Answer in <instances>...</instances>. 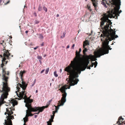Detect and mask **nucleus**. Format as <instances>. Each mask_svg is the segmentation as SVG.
<instances>
[{
	"mask_svg": "<svg viewBox=\"0 0 125 125\" xmlns=\"http://www.w3.org/2000/svg\"><path fill=\"white\" fill-rule=\"evenodd\" d=\"M93 55L89 56L86 55L83 58L79 59L77 58L74 59V61H71V66H69L64 69L68 73V75H69V78L67 79V82L70 86H72L77 84L79 81L76 77L79 76L78 74H80L81 71H83L87 68L90 69V67H92L94 65L95 68L97 65V62L96 61L97 59Z\"/></svg>",
	"mask_w": 125,
	"mask_h": 125,
	"instance_id": "nucleus-1",
	"label": "nucleus"
},
{
	"mask_svg": "<svg viewBox=\"0 0 125 125\" xmlns=\"http://www.w3.org/2000/svg\"><path fill=\"white\" fill-rule=\"evenodd\" d=\"M108 33L107 35L106 38H104V39L103 40L101 39L102 42V47L97 51H95L94 52V54L96 56V58L100 57L101 55H104L106 54H108L109 53V49L111 50L112 48L108 45L109 41H111L114 40V38L113 35L111 34H109Z\"/></svg>",
	"mask_w": 125,
	"mask_h": 125,
	"instance_id": "nucleus-2",
	"label": "nucleus"
},
{
	"mask_svg": "<svg viewBox=\"0 0 125 125\" xmlns=\"http://www.w3.org/2000/svg\"><path fill=\"white\" fill-rule=\"evenodd\" d=\"M112 7H113L114 10H112L111 11H108V14H105L103 16V18H101V26L103 29L102 26H103L105 22H106V26H105V27H107L106 28H108L109 27V26L111 25L112 24V22L110 20L108 19L109 18H115L116 16L117 18V17L119 16V14L118 12V10L117 8V6L115 7V6H113L112 5Z\"/></svg>",
	"mask_w": 125,
	"mask_h": 125,
	"instance_id": "nucleus-3",
	"label": "nucleus"
},
{
	"mask_svg": "<svg viewBox=\"0 0 125 125\" xmlns=\"http://www.w3.org/2000/svg\"><path fill=\"white\" fill-rule=\"evenodd\" d=\"M25 72L24 71H21L20 73V77L22 80V84H20L19 83L18 84L19 85L20 87H21V88L17 86V88L18 89V91L19 93V94H18L17 91L16 92L18 97H19L24 98L26 96L25 90L27 87V84H26L25 82L23 81L22 78L23 74Z\"/></svg>",
	"mask_w": 125,
	"mask_h": 125,
	"instance_id": "nucleus-4",
	"label": "nucleus"
},
{
	"mask_svg": "<svg viewBox=\"0 0 125 125\" xmlns=\"http://www.w3.org/2000/svg\"><path fill=\"white\" fill-rule=\"evenodd\" d=\"M68 86V85H67L63 86L59 89V90L62 93V98L61 100L59 101V103H60L61 104L58 105L57 107L56 106H54L55 107V110L54 111L55 113H57L58 112V110L59 109V107L63 105L66 101V97L67 94L66 92V91L68 89H70L71 86L70 85V86L67 88V87Z\"/></svg>",
	"mask_w": 125,
	"mask_h": 125,
	"instance_id": "nucleus-5",
	"label": "nucleus"
},
{
	"mask_svg": "<svg viewBox=\"0 0 125 125\" xmlns=\"http://www.w3.org/2000/svg\"><path fill=\"white\" fill-rule=\"evenodd\" d=\"M21 98L25 99L24 101V102L26 103L25 106L27 107L28 108L29 111L30 112H35L37 111V110H39L40 112H42L44 109L43 107H37L35 106L34 108H33L31 106V103L33 101L32 99H31L30 97L27 98L26 95L24 98L21 97Z\"/></svg>",
	"mask_w": 125,
	"mask_h": 125,
	"instance_id": "nucleus-6",
	"label": "nucleus"
},
{
	"mask_svg": "<svg viewBox=\"0 0 125 125\" xmlns=\"http://www.w3.org/2000/svg\"><path fill=\"white\" fill-rule=\"evenodd\" d=\"M3 88L2 91L4 92L0 96V107L3 104L6 103L4 100L7 98V96L8 95V93L10 91V89L7 86V83L3 82Z\"/></svg>",
	"mask_w": 125,
	"mask_h": 125,
	"instance_id": "nucleus-7",
	"label": "nucleus"
},
{
	"mask_svg": "<svg viewBox=\"0 0 125 125\" xmlns=\"http://www.w3.org/2000/svg\"><path fill=\"white\" fill-rule=\"evenodd\" d=\"M10 54L9 53L8 51H6L4 52L3 54V57L2 58V56L1 55H0V56L2 58V63L1 64V67L2 68V72L3 73H5V69L4 68H3V66L4 65V63L7 64L8 62L7 61H6L7 59H9L10 58L9 56L10 55Z\"/></svg>",
	"mask_w": 125,
	"mask_h": 125,
	"instance_id": "nucleus-8",
	"label": "nucleus"
},
{
	"mask_svg": "<svg viewBox=\"0 0 125 125\" xmlns=\"http://www.w3.org/2000/svg\"><path fill=\"white\" fill-rule=\"evenodd\" d=\"M106 25H105L104 26V30H105V32H104L103 34H101V36L102 37H103V38H106L107 37V34L109 33V34H111V35H113L114 38V39H115V38H117L118 37V36L117 35H115V31H114L112 29H111V30H110L109 29V27L108 28H106L107 27H105V26Z\"/></svg>",
	"mask_w": 125,
	"mask_h": 125,
	"instance_id": "nucleus-9",
	"label": "nucleus"
},
{
	"mask_svg": "<svg viewBox=\"0 0 125 125\" xmlns=\"http://www.w3.org/2000/svg\"><path fill=\"white\" fill-rule=\"evenodd\" d=\"M111 4L113 6L116 7L117 6L118 10H119L120 8V6L121 5V1L120 0H112V2L111 3Z\"/></svg>",
	"mask_w": 125,
	"mask_h": 125,
	"instance_id": "nucleus-10",
	"label": "nucleus"
},
{
	"mask_svg": "<svg viewBox=\"0 0 125 125\" xmlns=\"http://www.w3.org/2000/svg\"><path fill=\"white\" fill-rule=\"evenodd\" d=\"M27 108V110H26V115L25 117L23 118L24 123V125H26L25 123L26 122L28 121V117L29 116H32L33 115L31 114V112H30L29 111V109H28V108Z\"/></svg>",
	"mask_w": 125,
	"mask_h": 125,
	"instance_id": "nucleus-11",
	"label": "nucleus"
},
{
	"mask_svg": "<svg viewBox=\"0 0 125 125\" xmlns=\"http://www.w3.org/2000/svg\"><path fill=\"white\" fill-rule=\"evenodd\" d=\"M14 119L13 115H10L7 118V120H5L4 123L5 125H12V121L11 119Z\"/></svg>",
	"mask_w": 125,
	"mask_h": 125,
	"instance_id": "nucleus-12",
	"label": "nucleus"
},
{
	"mask_svg": "<svg viewBox=\"0 0 125 125\" xmlns=\"http://www.w3.org/2000/svg\"><path fill=\"white\" fill-rule=\"evenodd\" d=\"M8 77H6L5 74H3V75L2 78V79L3 80H4L5 82H6V83H7V79H8ZM3 82H2V83H3ZM4 83H5V82H4ZM7 86L8 87V85H7ZM3 88V87L2 88V91H1V90H0V91H1V92H3V93L2 94H3L4 93V92L2 90Z\"/></svg>",
	"mask_w": 125,
	"mask_h": 125,
	"instance_id": "nucleus-13",
	"label": "nucleus"
},
{
	"mask_svg": "<svg viewBox=\"0 0 125 125\" xmlns=\"http://www.w3.org/2000/svg\"><path fill=\"white\" fill-rule=\"evenodd\" d=\"M8 77H6L5 74H3V75L2 78V79L3 80H4L5 82H6V83H7V79H8ZM3 82H2V83H3ZM4 83H5V82H4ZM7 86L8 87V85H7ZM3 88V87L2 88V91H1V90H0V91H1V92H3V93L2 94H3L4 93V92L2 90Z\"/></svg>",
	"mask_w": 125,
	"mask_h": 125,
	"instance_id": "nucleus-14",
	"label": "nucleus"
},
{
	"mask_svg": "<svg viewBox=\"0 0 125 125\" xmlns=\"http://www.w3.org/2000/svg\"><path fill=\"white\" fill-rule=\"evenodd\" d=\"M51 119H49V121L47 122V125H52V122H53V119H54V117H52V115H51Z\"/></svg>",
	"mask_w": 125,
	"mask_h": 125,
	"instance_id": "nucleus-15",
	"label": "nucleus"
},
{
	"mask_svg": "<svg viewBox=\"0 0 125 125\" xmlns=\"http://www.w3.org/2000/svg\"><path fill=\"white\" fill-rule=\"evenodd\" d=\"M51 119H49V121L47 122V125H52V122H53V119H54V117H52V115H51Z\"/></svg>",
	"mask_w": 125,
	"mask_h": 125,
	"instance_id": "nucleus-16",
	"label": "nucleus"
},
{
	"mask_svg": "<svg viewBox=\"0 0 125 125\" xmlns=\"http://www.w3.org/2000/svg\"><path fill=\"white\" fill-rule=\"evenodd\" d=\"M92 1L93 5L94 6V7L96 9L97 8V2L95 1L96 0H91Z\"/></svg>",
	"mask_w": 125,
	"mask_h": 125,
	"instance_id": "nucleus-17",
	"label": "nucleus"
},
{
	"mask_svg": "<svg viewBox=\"0 0 125 125\" xmlns=\"http://www.w3.org/2000/svg\"><path fill=\"white\" fill-rule=\"evenodd\" d=\"M89 45V43L87 41L83 42V47L85 48V46L87 45Z\"/></svg>",
	"mask_w": 125,
	"mask_h": 125,
	"instance_id": "nucleus-18",
	"label": "nucleus"
},
{
	"mask_svg": "<svg viewBox=\"0 0 125 125\" xmlns=\"http://www.w3.org/2000/svg\"><path fill=\"white\" fill-rule=\"evenodd\" d=\"M122 119V120H123L124 119V118H123L121 116H120L118 118V121L117 122V123H118V124H120L121 123H120V120H121V119Z\"/></svg>",
	"mask_w": 125,
	"mask_h": 125,
	"instance_id": "nucleus-19",
	"label": "nucleus"
},
{
	"mask_svg": "<svg viewBox=\"0 0 125 125\" xmlns=\"http://www.w3.org/2000/svg\"><path fill=\"white\" fill-rule=\"evenodd\" d=\"M7 112H9L7 114L9 116L11 115L13 113V112L11 111H10L9 112V110H7V109H6Z\"/></svg>",
	"mask_w": 125,
	"mask_h": 125,
	"instance_id": "nucleus-20",
	"label": "nucleus"
},
{
	"mask_svg": "<svg viewBox=\"0 0 125 125\" xmlns=\"http://www.w3.org/2000/svg\"><path fill=\"white\" fill-rule=\"evenodd\" d=\"M81 51H82L81 49V48H80L79 49V52H78L77 51V50L76 51V54H78V55H80V53L81 52Z\"/></svg>",
	"mask_w": 125,
	"mask_h": 125,
	"instance_id": "nucleus-21",
	"label": "nucleus"
},
{
	"mask_svg": "<svg viewBox=\"0 0 125 125\" xmlns=\"http://www.w3.org/2000/svg\"><path fill=\"white\" fill-rule=\"evenodd\" d=\"M101 4L104 6L105 8H106L107 7V6H106V4L105 3L104 1H102L101 2Z\"/></svg>",
	"mask_w": 125,
	"mask_h": 125,
	"instance_id": "nucleus-22",
	"label": "nucleus"
},
{
	"mask_svg": "<svg viewBox=\"0 0 125 125\" xmlns=\"http://www.w3.org/2000/svg\"><path fill=\"white\" fill-rule=\"evenodd\" d=\"M84 48V49L83 50V54L84 55L85 54V52H86L87 51V50L86 48H85H85Z\"/></svg>",
	"mask_w": 125,
	"mask_h": 125,
	"instance_id": "nucleus-23",
	"label": "nucleus"
},
{
	"mask_svg": "<svg viewBox=\"0 0 125 125\" xmlns=\"http://www.w3.org/2000/svg\"><path fill=\"white\" fill-rule=\"evenodd\" d=\"M42 7L40 5H39L38 8V10L39 11H41L42 10Z\"/></svg>",
	"mask_w": 125,
	"mask_h": 125,
	"instance_id": "nucleus-24",
	"label": "nucleus"
},
{
	"mask_svg": "<svg viewBox=\"0 0 125 125\" xmlns=\"http://www.w3.org/2000/svg\"><path fill=\"white\" fill-rule=\"evenodd\" d=\"M43 10L45 11L46 12L47 11V8L45 7V6H43Z\"/></svg>",
	"mask_w": 125,
	"mask_h": 125,
	"instance_id": "nucleus-25",
	"label": "nucleus"
},
{
	"mask_svg": "<svg viewBox=\"0 0 125 125\" xmlns=\"http://www.w3.org/2000/svg\"><path fill=\"white\" fill-rule=\"evenodd\" d=\"M39 35L40 36L39 38L40 39H42L43 38V36L42 34H39Z\"/></svg>",
	"mask_w": 125,
	"mask_h": 125,
	"instance_id": "nucleus-26",
	"label": "nucleus"
},
{
	"mask_svg": "<svg viewBox=\"0 0 125 125\" xmlns=\"http://www.w3.org/2000/svg\"><path fill=\"white\" fill-rule=\"evenodd\" d=\"M49 68H47L45 70V74H47L48 73L49 71Z\"/></svg>",
	"mask_w": 125,
	"mask_h": 125,
	"instance_id": "nucleus-27",
	"label": "nucleus"
},
{
	"mask_svg": "<svg viewBox=\"0 0 125 125\" xmlns=\"http://www.w3.org/2000/svg\"><path fill=\"white\" fill-rule=\"evenodd\" d=\"M54 75L56 77H58V75L57 73V72L56 71H55L54 73Z\"/></svg>",
	"mask_w": 125,
	"mask_h": 125,
	"instance_id": "nucleus-28",
	"label": "nucleus"
},
{
	"mask_svg": "<svg viewBox=\"0 0 125 125\" xmlns=\"http://www.w3.org/2000/svg\"><path fill=\"white\" fill-rule=\"evenodd\" d=\"M52 99H51L49 100L47 103V105H49L50 104L51 102L52 101Z\"/></svg>",
	"mask_w": 125,
	"mask_h": 125,
	"instance_id": "nucleus-29",
	"label": "nucleus"
},
{
	"mask_svg": "<svg viewBox=\"0 0 125 125\" xmlns=\"http://www.w3.org/2000/svg\"><path fill=\"white\" fill-rule=\"evenodd\" d=\"M55 112L54 111H53L52 112V114H53V115H52V117H53L54 118V117L55 116L54 115H55Z\"/></svg>",
	"mask_w": 125,
	"mask_h": 125,
	"instance_id": "nucleus-30",
	"label": "nucleus"
},
{
	"mask_svg": "<svg viewBox=\"0 0 125 125\" xmlns=\"http://www.w3.org/2000/svg\"><path fill=\"white\" fill-rule=\"evenodd\" d=\"M37 58L38 59H41L42 58V57L41 56H38L37 57Z\"/></svg>",
	"mask_w": 125,
	"mask_h": 125,
	"instance_id": "nucleus-31",
	"label": "nucleus"
},
{
	"mask_svg": "<svg viewBox=\"0 0 125 125\" xmlns=\"http://www.w3.org/2000/svg\"><path fill=\"white\" fill-rule=\"evenodd\" d=\"M39 23V21H36V20L34 22V24H38Z\"/></svg>",
	"mask_w": 125,
	"mask_h": 125,
	"instance_id": "nucleus-32",
	"label": "nucleus"
},
{
	"mask_svg": "<svg viewBox=\"0 0 125 125\" xmlns=\"http://www.w3.org/2000/svg\"><path fill=\"white\" fill-rule=\"evenodd\" d=\"M65 34L64 33L63 35L61 36V38H63L65 37Z\"/></svg>",
	"mask_w": 125,
	"mask_h": 125,
	"instance_id": "nucleus-33",
	"label": "nucleus"
},
{
	"mask_svg": "<svg viewBox=\"0 0 125 125\" xmlns=\"http://www.w3.org/2000/svg\"><path fill=\"white\" fill-rule=\"evenodd\" d=\"M49 105H47L45 106H43V108H47L48 107V106Z\"/></svg>",
	"mask_w": 125,
	"mask_h": 125,
	"instance_id": "nucleus-34",
	"label": "nucleus"
},
{
	"mask_svg": "<svg viewBox=\"0 0 125 125\" xmlns=\"http://www.w3.org/2000/svg\"><path fill=\"white\" fill-rule=\"evenodd\" d=\"M75 46V44H73V45L72 47V49H73L74 48V47Z\"/></svg>",
	"mask_w": 125,
	"mask_h": 125,
	"instance_id": "nucleus-35",
	"label": "nucleus"
},
{
	"mask_svg": "<svg viewBox=\"0 0 125 125\" xmlns=\"http://www.w3.org/2000/svg\"><path fill=\"white\" fill-rule=\"evenodd\" d=\"M33 14L35 16H37L36 13L35 12H34Z\"/></svg>",
	"mask_w": 125,
	"mask_h": 125,
	"instance_id": "nucleus-36",
	"label": "nucleus"
},
{
	"mask_svg": "<svg viewBox=\"0 0 125 125\" xmlns=\"http://www.w3.org/2000/svg\"><path fill=\"white\" fill-rule=\"evenodd\" d=\"M44 71H45V69H44L43 70H42V71H41V73H42Z\"/></svg>",
	"mask_w": 125,
	"mask_h": 125,
	"instance_id": "nucleus-37",
	"label": "nucleus"
},
{
	"mask_svg": "<svg viewBox=\"0 0 125 125\" xmlns=\"http://www.w3.org/2000/svg\"><path fill=\"white\" fill-rule=\"evenodd\" d=\"M38 46H37L36 47H34V49L35 50H36L37 48H38Z\"/></svg>",
	"mask_w": 125,
	"mask_h": 125,
	"instance_id": "nucleus-38",
	"label": "nucleus"
},
{
	"mask_svg": "<svg viewBox=\"0 0 125 125\" xmlns=\"http://www.w3.org/2000/svg\"><path fill=\"white\" fill-rule=\"evenodd\" d=\"M122 11L121 10H120L119 11H118V12L119 13H120Z\"/></svg>",
	"mask_w": 125,
	"mask_h": 125,
	"instance_id": "nucleus-39",
	"label": "nucleus"
},
{
	"mask_svg": "<svg viewBox=\"0 0 125 125\" xmlns=\"http://www.w3.org/2000/svg\"><path fill=\"white\" fill-rule=\"evenodd\" d=\"M9 1H7L6 3L5 4V5L7 4H8V3H9Z\"/></svg>",
	"mask_w": 125,
	"mask_h": 125,
	"instance_id": "nucleus-40",
	"label": "nucleus"
},
{
	"mask_svg": "<svg viewBox=\"0 0 125 125\" xmlns=\"http://www.w3.org/2000/svg\"><path fill=\"white\" fill-rule=\"evenodd\" d=\"M92 32H93V31H91V33H90V34H89V36H90L92 34Z\"/></svg>",
	"mask_w": 125,
	"mask_h": 125,
	"instance_id": "nucleus-41",
	"label": "nucleus"
},
{
	"mask_svg": "<svg viewBox=\"0 0 125 125\" xmlns=\"http://www.w3.org/2000/svg\"><path fill=\"white\" fill-rule=\"evenodd\" d=\"M44 45L43 43H42L41 44V46H43Z\"/></svg>",
	"mask_w": 125,
	"mask_h": 125,
	"instance_id": "nucleus-42",
	"label": "nucleus"
},
{
	"mask_svg": "<svg viewBox=\"0 0 125 125\" xmlns=\"http://www.w3.org/2000/svg\"><path fill=\"white\" fill-rule=\"evenodd\" d=\"M38 116V115H34V117L35 118H36V117H37Z\"/></svg>",
	"mask_w": 125,
	"mask_h": 125,
	"instance_id": "nucleus-43",
	"label": "nucleus"
},
{
	"mask_svg": "<svg viewBox=\"0 0 125 125\" xmlns=\"http://www.w3.org/2000/svg\"><path fill=\"white\" fill-rule=\"evenodd\" d=\"M36 82V79H35L34 81H33V84H35Z\"/></svg>",
	"mask_w": 125,
	"mask_h": 125,
	"instance_id": "nucleus-44",
	"label": "nucleus"
},
{
	"mask_svg": "<svg viewBox=\"0 0 125 125\" xmlns=\"http://www.w3.org/2000/svg\"><path fill=\"white\" fill-rule=\"evenodd\" d=\"M69 47H70L69 46V45H68L67 46L66 48H67V49L68 48H69Z\"/></svg>",
	"mask_w": 125,
	"mask_h": 125,
	"instance_id": "nucleus-45",
	"label": "nucleus"
},
{
	"mask_svg": "<svg viewBox=\"0 0 125 125\" xmlns=\"http://www.w3.org/2000/svg\"><path fill=\"white\" fill-rule=\"evenodd\" d=\"M56 16L57 17H58L59 16V14H57Z\"/></svg>",
	"mask_w": 125,
	"mask_h": 125,
	"instance_id": "nucleus-46",
	"label": "nucleus"
},
{
	"mask_svg": "<svg viewBox=\"0 0 125 125\" xmlns=\"http://www.w3.org/2000/svg\"><path fill=\"white\" fill-rule=\"evenodd\" d=\"M28 31H25V33H28Z\"/></svg>",
	"mask_w": 125,
	"mask_h": 125,
	"instance_id": "nucleus-47",
	"label": "nucleus"
},
{
	"mask_svg": "<svg viewBox=\"0 0 125 125\" xmlns=\"http://www.w3.org/2000/svg\"><path fill=\"white\" fill-rule=\"evenodd\" d=\"M46 54H44V56H43V57H46Z\"/></svg>",
	"mask_w": 125,
	"mask_h": 125,
	"instance_id": "nucleus-48",
	"label": "nucleus"
},
{
	"mask_svg": "<svg viewBox=\"0 0 125 125\" xmlns=\"http://www.w3.org/2000/svg\"><path fill=\"white\" fill-rule=\"evenodd\" d=\"M40 112L39 111L37 113V114H38Z\"/></svg>",
	"mask_w": 125,
	"mask_h": 125,
	"instance_id": "nucleus-49",
	"label": "nucleus"
},
{
	"mask_svg": "<svg viewBox=\"0 0 125 125\" xmlns=\"http://www.w3.org/2000/svg\"><path fill=\"white\" fill-rule=\"evenodd\" d=\"M60 72L61 73L62 72V69H60Z\"/></svg>",
	"mask_w": 125,
	"mask_h": 125,
	"instance_id": "nucleus-50",
	"label": "nucleus"
},
{
	"mask_svg": "<svg viewBox=\"0 0 125 125\" xmlns=\"http://www.w3.org/2000/svg\"><path fill=\"white\" fill-rule=\"evenodd\" d=\"M39 62H40V63L41 64V63H42V62H41V60H39Z\"/></svg>",
	"mask_w": 125,
	"mask_h": 125,
	"instance_id": "nucleus-51",
	"label": "nucleus"
},
{
	"mask_svg": "<svg viewBox=\"0 0 125 125\" xmlns=\"http://www.w3.org/2000/svg\"><path fill=\"white\" fill-rule=\"evenodd\" d=\"M38 92V91L37 90H36V91H35L36 93H37Z\"/></svg>",
	"mask_w": 125,
	"mask_h": 125,
	"instance_id": "nucleus-52",
	"label": "nucleus"
},
{
	"mask_svg": "<svg viewBox=\"0 0 125 125\" xmlns=\"http://www.w3.org/2000/svg\"><path fill=\"white\" fill-rule=\"evenodd\" d=\"M90 8V6L88 7V9H89Z\"/></svg>",
	"mask_w": 125,
	"mask_h": 125,
	"instance_id": "nucleus-53",
	"label": "nucleus"
},
{
	"mask_svg": "<svg viewBox=\"0 0 125 125\" xmlns=\"http://www.w3.org/2000/svg\"><path fill=\"white\" fill-rule=\"evenodd\" d=\"M2 1V0H1V1H0V4L1 3V2Z\"/></svg>",
	"mask_w": 125,
	"mask_h": 125,
	"instance_id": "nucleus-54",
	"label": "nucleus"
},
{
	"mask_svg": "<svg viewBox=\"0 0 125 125\" xmlns=\"http://www.w3.org/2000/svg\"><path fill=\"white\" fill-rule=\"evenodd\" d=\"M5 115H6L7 114V113L6 112H5L4 114Z\"/></svg>",
	"mask_w": 125,
	"mask_h": 125,
	"instance_id": "nucleus-55",
	"label": "nucleus"
},
{
	"mask_svg": "<svg viewBox=\"0 0 125 125\" xmlns=\"http://www.w3.org/2000/svg\"><path fill=\"white\" fill-rule=\"evenodd\" d=\"M7 74L8 75L9 74V72H8V73H7Z\"/></svg>",
	"mask_w": 125,
	"mask_h": 125,
	"instance_id": "nucleus-56",
	"label": "nucleus"
},
{
	"mask_svg": "<svg viewBox=\"0 0 125 125\" xmlns=\"http://www.w3.org/2000/svg\"><path fill=\"white\" fill-rule=\"evenodd\" d=\"M34 84H33H33H32V86H33L34 85Z\"/></svg>",
	"mask_w": 125,
	"mask_h": 125,
	"instance_id": "nucleus-57",
	"label": "nucleus"
},
{
	"mask_svg": "<svg viewBox=\"0 0 125 125\" xmlns=\"http://www.w3.org/2000/svg\"><path fill=\"white\" fill-rule=\"evenodd\" d=\"M51 84H52V83H50V86H51Z\"/></svg>",
	"mask_w": 125,
	"mask_h": 125,
	"instance_id": "nucleus-58",
	"label": "nucleus"
},
{
	"mask_svg": "<svg viewBox=\"0 0 125 125\" xmlns=\"http://www.w3.org/2000/svg\"><path fill=\"white\" fill-rule=\"evenodd\" d=\"M37 114V113H35L34 114Z\"/></svg>",
	"mask_w": 125,
	"mask_h": 125,
	"instance_id": "nucleus-59",
	"label": "nucleus"
},
{
	"mask_svg": "<svg viewBox=\"0 0 125 125\" xmlns=\"http://www.w3.org/2000/svg\"><path fill=\"white\" fill-rule=\"evenodd\" d=\"M33 9H35V7H33Z\"/></svg>",
	"mask_w": 125,
	"mask_h": 125,
	"instance_id": "nucleus-60",
	"label": "nucleus"
},
{
	"mask_svg": "<svg viewBox=\"0 0 125 125\" xmlns=\"http://www.w3.org/2000/svg\"><path fill=\"white\" fill-rule=\"evenodd\" d=\"M87 0H85V1H87Z\"/></svg>",
	"mask_w": 125,
	"mask_h": 125,
	"instance_id": "nucleus-61",
	"label": "nucleus"
},
{
	"mask_svg": "<svg viewBox=\"0 0 125 125\" xmlns=\"http://www.w3.org/2000/svg\"><path fill=\"white\" fill-rule=\"evenodd\" d=\"M18 77H17V80H18Z\"/></svg>",
	"mask_w": 125,
	"mask_h": 125,
	"instance_id": "nucleus-62",
	"label": "nucleus"
},
{
	"mask_svg": "<svg viewBox=\"0 0 125 125\" xmlns=\"http://www.w3.org/2000/svg\"><path fill=\"white\" fill-rule=\"evenodd\" d=\"M25 6H24V8H25Z\"/></svg>",
	"mask_w": 125,
	"mask_h": 125,
	"instance_id": "nucleus-63",
	"label": "nucleus"
},
{
	"mask_svg": "<svg viewBox=\"0 0 125 125\" xmlns=\"http://www.w3.org/2000/svg\"><path fill=\"white\" fill-rule=\"evenodd\" d=\"M113 44H114V43H113L112 44V45H113Z\"/></svg>",
	"mask_w": 125,
	"mask_h": 125,
	"instance_id": "nucleus-64",
	"label": "nucleus"
}]
</instances>
